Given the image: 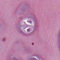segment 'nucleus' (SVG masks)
I'll return each instance as SVG.
<instances>
[{
	"mask_svg": "<svg viewBox=\"0 0 60 60\" xmlns=\"http://www.w3.org/2000/svg\"><path fill=\"white\" fill-rule=\"evenodd\" d=\"M30 31V30L29 29H28L27 30V32H29Z\"/></svg>",
	"mask_w": 60,
	"mask_h": 60,
	"instance_id": "obj_1",
	"label": "nucleus"
},
{
	"mask_svg": "<svg viewBox=\"0 0 60 60\" xmlns=\"http://www.w3.org/2000/svg\"><path fill=\"white\" fill-rule=\"evenodd\" d=\"M31 22V21H30V22Z\"/></svg>",
	"mask_w": 60,
	"mask_h": 60,
	"instance_id": "obj_3",
	"label": "nucleus"
},
{
	"mask_svg": "<svg viewBox=\"0 0 60 60\" xmlns=\"http://www.w3.org/2000/svg\"><path fill=\"white\" fill-rule=\"evenodd\" d=\"M34 45V43H32V45Z\"/></svg>",
	"mask_w": 60,
	"mask_h": 60,
	"instance_id": "obj_2",
	"label": "nucleus"
}]
</instances>
